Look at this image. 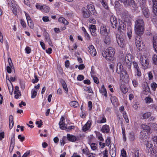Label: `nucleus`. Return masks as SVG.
I'll return each instance as SVG.
<instances>
[{
    "mask_svg": "<svg viewBox=\"0 0 157 157\" xmlns=\"http://www.w3.org/2000/svg\"><path fill=\"white\" fill-rule=\"evenodd\" d=\"M82 11L83 16L84 17L88 18L90 16V12L85 7H83L82 8Z\"/></svg>",
    "mask_w": 157,
    "mask_h": 157,
    "instance_id": "13",
    "label": "nucleus"
},
{
    "mask_svg": "<svg viewBox=\"0 0 157 157\" xmlns=\"http://www.w3.org/2000/svg\"><path fill=\"white\" fill-rule=\"evenodd\" d=\"M145 100L146 104H150L153 102V100L150 96L147 97L145 98Z\"/></svg>",
    "mask_w": 157,
    "mask_h": 157,
    "instance_id": "35",
    "label": "nucleus"
},
{
    "mask_svg": "<svg viewBox=\"0 0 157 157\" xmlns=\"http://www.w3.org/2000/svg\"><path fill=\"white\" fill-rule=\"evenodd\" d=\"M132 64L133 66L134 70L139 69V67L138 66L137 63L136 62H133L132 63Z\"/></svg>",
    "mask_w": 157,
    "mask_h": 157,
    "instance_id": "46",
    "label": "nucleus"
},
{
    "mask_svg": "<svg viewBox=\"0 0 157 157\" xmlns=\"http://www.w3.org/2000/svg\"><path fill=\"white\" fill-rule=\"evenodd\" d=\"M93 79V80H94V82L97 84H98V83H99V80H98V78L96 77V76H94V77H93L92 78Z\"/></svg>",
    "mask_w": 157,
    "mask_h": 157,
    "instance_id": "59",
    "label": "nucleus"
},
{
    "mask_svg": "<svg viewBox=\"0 0 157 157\" xmlns=\"http://www.w3.org/2000/svg\"><path fill=\"white\" fill-rule=\"evenodd\" d=\"M60 128L63 130H65L66 129L67 125L65 123V122H63L61 123H59Z\"/></svg>",
    "mask_w": 157,
    "mask_h": 157,
    "instance_id": "33",
    "label": "nucleus"
},
{
    "mask_svg": "<svg viewBox=\"0 0 157 157\" xmlns=\"http://www.w3.org/2000/svg\"><path fill=\"white\" fill-rule=\"evenodd\" d=\"M105 37L104 39L105 43L106 44H109L110 42V38L108 34L105 35Z\"/></svg>",
    "mask_w": 157,
    "mask_h": 157,
    "instance_id": "29",
    "label": "nucleus"
},
{
    "mask_svg": "<svg viewBox=\"0 0 157 157\" xmlns=\"http://www.w3.org/2000/svg\"><path fill=\"white\" fill-rule=\"evenodd\" d=\"M119 110L120 112L122 113L123 117L126 123H128L129 122L128 116L126 112L124 111V109L123 106H121L119 108Z\"/></svg>",
    "mask_w": 157,
    "mask_h": 157,
    "instance_id": "10",
    "label": "nucleus"
},
{
    "mask_svg": "<svg viewBox=\"0 0 157 157\" xmlns=\"http://www.w3.org/2000/svg\"><path fill=\"white\" fill-rule=\"evenodd\" d=\"M150 92V89L147 83L143 88V93L147 95L148 93Z\"/></svg>",
    "mask_w": 157,
    "mask_h": 157,
    "instance_id": "21",
    "label": "nucleus"
},
{
    "mask_svg": "<svg viewBox=\"0 0 157 157\" xmlns=\"http://www.w3.org/2000/svg\"><path fill=\"white\" fill-rule=\"evenodd\" d=\"M132 56L130 54H127L125 58V62L124 64L127 66L129 69L131 68V61L132 60Z\"/></svg>",
    "mask_w": 157,
    "mask_h": 157,
    "instance_id": "6",
    "label": "nucleus"
},
{
    "mask_svg": "<svg viewBox=\"0 0 157 157\" xmlns=\"http://www.w3.org/2000/svg\"><path fill=\"white\" fill-rule=\"evenodd\" d=\"M36 124L38 125L37 127L38 128H40L42 124V122L41 121H37L36 122Z\"/></svg>",
    "mask_w": 157,
    "mask_h": 157,
    "instance_id": "61",
    "label": "nucleus"
},
{
    "mask_svg": "<svg viewBox=\"0 0 157 157\" xmlns=\"http://www.w3.org/2000/svg\"><path fill=\"white\" fill-rule=\"evenodd\" d=\"M101 131L103 133H109L110 131L109 126L107 124L103 125L102 127Z\"/></svg>",
    "mask_w": 157,
    "mask_h": 157,
    "instance_id": "17",
    "label": "nucleus"
},
{
    "mask_svg": "<svg viewBox=\"0 0 157 157\" xmlns=\"http://www.w3.org/2000/svg\"><path fill=\"white\" fill-rule=\"evenodd\" d=\"M129 138L131 141H133L135 139V135L133 133L130 132L129 135Z\"/></svg>",
    "mask_w": 157,
    "mask_h": 157,
    "instance_id": "42",
    "label": "nucleus"
},
{
    "mask_svg": "<svg viewBox=\"0 0 157 157\" xmlns=\"http://www.w3.org/2000/svg\"><path fill=\"white\" fill-rule=\"evenodd\" d=\"M111 100L112 104L115 106L118 104V99L116 97L112 96L111 97Z\"/></svg>",
    "mask_w": 157,
    "mask_h": 157,
    "instance_id": "25",
    "label": "nucleus"
},
{
    "mask_svg": "<svg viewBox=\"0 0 157 157\" xmlns=\"http://www.w3.org/2000/svg\"><path fill=\"white\" fill-rule=\"evenodd\" d=\"M37 90H36L33 89H32L31 92V98H34L36 97L37 94Z\"/></svg>",
    "mask_w": 157,
    "mask_h": 157,
    "instance_id": "36",
    "label": "nucleus"
},
{
    "mask_svg": "<svg viewBox=\"0 0 157 157\" xmlns=\"http://www.w3.org/2000/svg\"><path fill=\"white\" fill-rule=\"evenodd\" d=\"M70 105L74 107H77L78 105V103L75 101H73L70 103Z\"/></svg>",
    "mask_w": 157,
    "mask_h": 157,
    "instance_id": "38",
    "label": "nucleus"
},
{
    "mask_svg": "<svg viewBox=\"0 0 157 157\" xmlns=\"http://www.w3.org/2000/svg\"><path fill=\"white\" fill-rule=\"evenodd\" d=\"M144 22L142 19H137L135 21V31L138 36L136 37L135 42L137 48L139 50L141 49V44H143L142 40L140 35L143 33L144 30Z\"/></svg>",
    "mask_w": 157,
    "mask_h": 157,
    "instance_id": "1",
    "label": "nucleus"
},
{
    "mask_svg": "<svg viewBox=\"0 0 157 157\" xmlns=\"http://www.w3.org/2000/svg\"><path fill=\"white\" fill-rule=\"evenodd\" d=\"M44 36L45 37V41L47 42L51 46H52L53 45L50 40L49 34L47 32L44 33Z\"/></svg>",
    "mask_w": 157,
    "mask_h": 157,
    "instance_id": "16",
    "label": "nucleus"
},
{
    "mask_svg": "<svg viewBox=\"0 0 157 157\" xmlns=\"http://www.w3.org/2000/svg\"><path fill=\"white\" fill-rule=\"evenodd\" d=\"M133 152L135 157H139V150L136 149H133Z\"/></svg>",
    "mask_w": 157,
    "mask_h": 157,
    "instance_id": "49",
    "label": "nucleus"
},
{
    "mask_svg": "<svg viewBox=\"0 0 157 157\" xmlns=\"http://www.w3.org/2000/svg\"><path fill=\"white\" fill-rule=\"evenodd\" d=\"M116 39L118 45L121 48H124L126 45L125 38L124 34L121 33L120 34L116 35Z\"/></svg>",
    "mask_w": 157,
    "mask_h": 157,
    "instance_id": "3",
    "label": "nucleus"
},
{
    "mask_svg": "<svg viewBox=\"0 0 157 157\" xmlns=\"http://www.w3.org/2000/svg\"><path fill=\"white\" fill-rule=\"evenodd\" d=\"M151 113L150 112H147L144 113L142 115V119H148L151 116Z\"/></svg>",
    "mask_w": 157,
    "mask_h": 157,
    "instance_id": "27",
    "label": "nucleus"
},
{
    "mask_svg": "<svg viewBox=\"0 0 157 157\" xmlns=\"http://www.w3.org/2000/svg\"><path fill=\"white\" fill-rule=\"evenodd\" d=\"M151 86L152 89L153 90H155L157 87V84L155 82H153L151 84Z\"/></svg>",
    "mask_w": 157,
    "mask_h": 157,
    "instance_id": "44",
    "label": "nucleus"
},
{
    "mask_svg": "<svg viewBox=\"0 0 157 157\" xmlns=\"http://www.w3.org/2000/svg\"><path fill=\"white\" fill-rule=\"evenodd\" d=\"M108 31L107 30L106 27L101 26L100 28V33L103 35H106L108 34Z\"/></svg>",
    "mask_w": 157,
    "mask_h": 157,
    "instance_id": "15",
    "label": "nucleus"
},
{
    "mask_svg": "<svg viewBox=\"0 0 157 157\" xmlns=\"http://www.w3.org/2000/svg\"><path fill=\"white\" fill-rule=\"evenodd\" d=\"M9 128L11 129L13 126L14 122L13 121V117L12 115H10L9 117Z\"/></svg>",
    "mask_w": 157,
    "mask_h": 157,
    "instance_id": "28",
    "label": "nucleus"
},
{
    "mask_svg": "<svg viewBox=\"0 0 157 157\" xmlns=\"http://www.w3.org/2000/svg\"><path fill=\"white\" fill-rule=\"evenodd\" d=\"M77 80L78 81H82L84 79V76L82 75H79L77 78Z\"/></svg>",
    "mask_w": 157,
    "mask_h": 157,
    "instance_id": "58",
    "label": "nucleus"
},
{
    "mask_svg": "<svg viewBox=\"0 0 157 157\" xmlns=\"http://www.w3.org/2000/svg\"><path fill=\"white\" fill-rule=\"evenodd\" d=\"M119 25L118 26V29L120 31H121L122 30H124L125 28V25L123 22L121 21V23H119Z\"/></svg>",
    "mask_w": 157,
    "mask_h": 157,
    "instance_id": "30",
    "label": "nucleus"
},
{
    "mask_svg": "<svg viewBox=\"0 0 157 157\" xmlns=\"http://www.w3.org/2000/svg\"><path fill=\"white\" fill-rule=\"evenodd\" d=\"M153 146V144H150L149 143H147V149H146V152L147 153H149L151 151L152 147Z\"/></svg>",
    "mask_w": 157,
    "mask_h": 157,
    "instance_id": "34",
    "label": "nucleus"
},
{
    "mask_svg": "<svg viewBox=\"0 0 157 157\" xmlns=\"http://www.w3.org/2000/svg\"><path fill=\"white\" fill-rule=\"evenodd\" d=\"M135 73L136 74V75L138 76H140L141 75V73L140 71V69L136 70H135Z\"/></svg>",
    "mask_w": 157,
    "mask_h": 157,
    "instance_id": "52",
    "label": "nucleus"
},
{
    "mask_svg": "<svg viewBox=\"0 0 157 157\" xmlns=\"http://www.w3.org/2000/svg\"><path fill=\"white\" fill-rule=\"evenodd\" d=\"M43 5H41L40 4H37L36 5V7L37 9L41 10L42 11Z\"/></svg>",
    "mask_w": 157,
    "mask_h": 157,
    "instance_id": "63",
    "label": "nucleus"
},
{
    "mask_svg": "<svg viewBox=\"0 0 157 157\" xmlns=\"http://www.w3.org/2000/svg\"><path fill=\"white\" fill-rule=\"evenodd\" d=\"M58 21L59 22H62L65 25H67L68 23V21L63 17H60Z\"/></svg>",
    "mask_w": 157,
    "mask_h": 157,
    "instance_id": "31",
    "label": "nucleus"
},
{
    "mask_svg": "<svg viewBox=\"0 0 157 157\" xmlns=\"http://www.w3.org/2000/svg\"><path fill=\"white\" fill-rule=\"evenodd\" d=\"M90 146L91 149L93 150H95L97 148V144L95 143H92L90 144Z\"/></svg>",
    "mask_w": 157,
    "mask_h": 157,
    "instance_id": "47",
    "label": "nucleus"
},
{
    "mask_svg": "<svg viewBox=\"0 0 157 157\" xmlns=\"http://www.w3.org/2000/svg\"><path fill=\"white\" fill-rule=\"evenodd\" d=\"M110 154L112 157H115L116 155V149L115 147L113 148L110 150Z\"/></svg>",
    "mask_w": 157,
    "mask_h": 157,
    "instance_id": "32",
    "label": "nucleus"
},
{
    "mask_svg": "<svg viewBox=\"0 0 157 157\" xmlns=\"http://www.w3.org/2000/svg\"><path fill=\"white\" fill-rule=\"evenodd\" d=\"M100 93H101L102 95H104L105 97H107V94L106 89L104 87V85H102L101 86V88L99 90Z\"/></svg>",
    "mask_w": 157,
    "mask_h": 157,
    "instance_id": "19",
    "label": "nucleus"
},
{
    "mask_svg": "<svg viewBox=\"0 0 157 157\" xmlns=\"http://www.w3.org/2000/svg\"><path fill=\"white\" fill-rule=\"evenodd\" d=\"M87 9L90 12V13L93 15H95L97 13V12L95 10L94 6L91 4H88L86 6Z\"/></svg>",
    "mask_w": 157,
    "mask_h": 157,
    "instance_id": "11",
    "label": "nucleus"
},
{
    "mask_svg": "<svg viewBox=\"0 0 157 157\" xmlns=\"http://www.w3.org/2000/svg\"><path fill=\"white\" fill-rule=\"evenodd\" d=\"M91 123L90 121H88L82 128V130L85 132L88 130L90 127Z\"/></svg>",
    "mask_w": 157,
    "mask_h": 157,
    "instance_id": "18",
    "label": "nucleus"
},
{
    "mask_svg": "<svg viewBox=\"0 0 157 157\" xmlns=\"http://www.w3.org/2000/svg\"><path fill=\"white\" fill-rule=\"evenodd\" d=\"M118 74L120 75L121 79H124L125 77L127 75V72L125 70L121 71L120 73Z\"/></svg>",
    "mask_w": 157,
    "mask_h": 157,
    "instance_id": "26",
    "label": "nucleus"
},
{
    "mask_svg": "<svg viewBox=\"0 0 157 157\" xmlns=\"http://www.w3.org/2000/svg\"><path fill=\"white\" fill-rule=\"evenodd\" d=\"M14 94H15L14 97L16 99H18L19 97L21 96V92H17L16 93H14Z\"/></svg>",
    "mask_w": 157,
    "mask_h": 157,
    "instance_id": "56",
    "label": "nucleus"
},
{
    "mask_svg": "<svg viewBox=\"0 0 157 157\" xmlns=\"http://www.w3.org/2000/svg\"><path fill=\"white\" fill-rule=\"evenodd\" d=\"M141 9L143 14L146 18H148L150 16V12L146 5L144 3L141 6Z\"/></svg>",
    "mask_w": 157,
    "mask_h": 157,
    "instance_id": "5",
    "label": "nucleus"
},
{
    "mask_svg": "<svg viewBox=\"0 0 157 157\" xmlns=\"http://www.w3.org/2000/svg\"><path fill=\"white\" fill-rule=\"evenodd\" d=\"M149 126H150V128H151V130L152 131L153 130L155 129L156 128L157 124L155 123H150L149 124Z\"/></svg>",
    "mask_w": 157,
    "mask_h": 157,
    "instance_id": "40",
    "label": "nucleus"
},
{
    "mask_svg": "<svg viewBox=\"0 0 157 157\" xmlns=\"http://www.w3.org/2000/svg\"><path fill=\"white\" fill-rule=\"evenodd\" d=\"M50 8L49 7L45 5H43V9L42 10V11L45 13L48 12L49 11Z\"/></svg>",
    "mask_w": 157,
    "mask_h": 157,
    "instance_id": "37",
    "label": "nucleus"
},
{
    "mask_svg": "<svg viewBox=\"0 0 157 157\" xmlns=\"http://www.w3.org/2000/svg\"><path fill=\"white\" fill-rule=\"evenodd\" d=\"M75 127L74 126L71 125L68 126V127H66V129H65L67 132H69L71 129H74Z\"/></svg>",
    "mask_w": 157,
    "mask_h": 157,
    "instance_id": "53",
    "label": "nucleus"
},
{
    "mask_svg": "<svg viewBox=\"0 0 157 157\" xmlns=\"http://www.w3.org/2000/svg\"><path fill=\"white\" fill-rule=\"evenodd\" d=\"M124 70L123 68V66L122 64L120 63H118L117 64L116 71L117 73H120L121 71Z\"/></svg>",
    "mask_w": 157,
    "mask_h": 157,
    "instance_id": "22",
    "label": "nucleus"
},
{
    "mask_svg": "<svg viewBox=\"0 0 157 157\" xmlns=\"http://www.w3.org/2000/svg\"><path fill=\"white\" fill-rule=\"evenodd\" d=\"M140 63L143 69H146L148 68L149 61L148 59L144 56H141L140 58Z\"/></svg>",
    "mask_w": 157,
    "mask_h": 157,
    "instance_id": "4",
    "label": "nucleus"
},
{
    "mask_svg": "<svg viewBox=\"0 0 157 157\" xmlns=\"http://www.w3.org/2000/svg\"><path fill=\"white\" fill-rule=\"evenodd\" d=\"M121 91L124 94H125L128 91L127 88L122 86H121Z\"/></svg>",
    "mask_w": 157,
    "mask_h": 157,
    "instance_id": "50",
    "label": "nucleus"
},
{
    "mask_svg": "<svg viewBox=\"0 0 157 157\" xmlns=\"http://www.w3.org/2000/svg\"><path fill=\"white\" fill-rule=\"evenodd\" d=\"M127 5H128L129 6L133 8L136 7V4L133 0H127Z\"/></svg>",
    "mask_w": 157,
    "mask_h": 157,
    "instance_id": "23",
    "label": "nucleus"
},
{
    "mask_svg": "<svg viewBox=\"0 0 157 157\" xmlns=\"http://www.w3.org/2000/svg\"><path fill=\"white\" fill-rule=\"evenodd\" d=\"M100 1L102 4L103 6L105 9H108V8L107 4L105 0H99Z\"/></svg>",
    "mask_w": 157,
    "mask_h": 157,
    "instance_id": "41",
    "label": "nucleus"
},
{
    "mask_svg": "<svg viewBox=\"0 0 157 157\" xmlns=\"http://www.w3.org/2000/svg\"><path fill=\"white\" fill-rule=\"evenodd\" d=\"M153 47L157 53V38L156 36H154L153 37Z\"/></svg>",
    "mask_w": 157,
    "mask_h": 157,
    "instance_id": "24",
    "label": "nucleus"
},
{
    "mask_svg": "<svg viewBox=\"0 0 157 157\" xmlns=\"http://www.w3.org/2000/svg\"><path fill=\"white\" fill-rule=\"evenodd\" d=\"M152 59L153 63L155 65H157V55H154L152 57Z\"/></svg>",
    "mask_w": 157,
    "mask_h": 157,
    "instance_id": "45",
    "label": "nucleus"
},
{
    "mask_svg": "<svg viewBox=\"0 0 157 157\" xmlns=\"http://www.w3.org/2000/svg\"><path fill=\"white\" fill-rule=\"evenodd\" d=\"M7 3L9 7H10V9L13 13L15 15L17 14V10L14 4L13 3L11 0H8Z\"/></svg>",
    "mask_w": 157,
    "mask_h": 157,
    "instance_id": "9",
    "label": "nucleus"
},
{
    "mask_svg": "<svg viewBox=\"0 0 157 157\" xmlns=\"http://www.w3.org/2000/svg\"><path fill=\"white\" fill-rule=\"evenodd\" d=\"M109 16L110 17V21L111 24L113 25V28H115L116 27V24L117 22L116 18L113 14L110 13H109Z\"/></svg>",
    "mask_w": 157,
    "mask_h": 157,
    "instance_id": "8",
    "label": "nucleus"
},
{
    "mask_svg": "<svg viewBox=\"0 0 157 157\" xmlns=\"http://www.w3.org/2000/svg\"><path fill=\"white\" fill-rule=\"evenodd\" d=\"M100 120H99L97 121V123L99 124L103 123L106 122V120L105 117H102L100 118Z\"/></svg>",
    "mask_w": 157,
    "mask_h": 157,
    "instance_id": "39",
    "label": "nucleus"
},
{
    "mask_svg": "<svg viewBox=\"0 0 157 157\" xmlns=\"http://www.w3.org/2000/svg\"><path fill=\"white\" fill-rule=\"evenodd\" d=\"M88 51L92 56H95L97 54L96 51L93 45H90L88 47Z\"/></svg>",
    "mask_w": 157,
    "mask_h": 157,
    "instance_id": "12",
    "label": "nucleus"
},
{
    "mask_svg": "<svg viewBox=\"0 0 157 157\" xmlns=\"http://www.w3.org/2000/svg\"><path fill=\"white\" fill-rule=\"evenodd\" d=\"M82 152L83 154L87 155L89 153L90 151L87 148L83 149H82Z\"/></svg>",
    "mask_w": 157,
    "mask_h": 157,
    "instance_id": "55",
    "label": "nucleus"
},
{
    "mask_svg": "<svg viewBox=\"0 0 157 157\" xmlns=\"http://www.w3.org/2000/svg\"><path fill=\"white\" fill-rule=\"evenodd\" d=\"M152 140L154 144H157V136H154L152 138Z\"/></svg>",
    "mask_w": 157,
    "mask_h": 157,
    "instance_id": "64",
    "label": "nucleus"
},
{
    "mask_svg": "<svg viewBox=\"0 0 157 157\" xmlns=\"http://www.w3.org/2000/svg\"><path fill=\"white\" fill-rule=\"evenodd\" d=\"M141 128L142 129L146 130L147 132H149L150 133H151L152 132L151 128H150V126H148L144 124H142L141 125Z\"/></svg>",
    "mask_w": 157,
    "mask_h": 157,
    "instance_id": "20",
    "label": "nucleus"
},
{
    "mask_svg": "<svg viewBox=\"0 0 157 157\" xmlns=\"http://www.w3.org/2000/svg\"><path fill=\"white\" fill-rule=\"evenodd\" d=\"M132 30L130 29H128L127 31V35L129 39H131L132 37Z\"/></svg>",
    "mask_w": 157,
    "mask_h": 157,
    "instance_id": "51",
    "label": "nucleus"
},
{
    "mask_svg": "<svg viewBox=\"0 0 157 157\" xmlns=\"http://www.w3.org/2000/svg\"><path fill=\"white\" fill-rule=\"evenodd\" d=\"M67 137L68 140L71 142H74L77 140V137L76 136L70 134H67Z\"/></svg>",
    "mask_w": 157,
    "mask_h": 157,
    "instance_id": "14",
    "label": "nucleus"
},
{
    "mask_svg": "<svg viewBox=\"0 0 157 157\" xmlns=\"http://www.w3.org/2000/svg\"><path fill=\"white\" fill-rule=\"evenodd\" d=\"M61 83H62V86L63 87V89L67 92L68 91V89L67 87V85L65 83V82L63 81H62L61 82Z\"/></svg>",
    "mask_w": 157,
    "mask_h": 157,
    "instance_id": "43",
    "label": "nucleus"
},
{
    "mask_svg": "<svg viewBox=\"0 0 157 157\" xmlns=\"http://www.w3.org/2000/svg\"><path fill=\"white\" fill-rule=\"evenodd\" d=\"M29 27L31 28H33V27L34 24L33 23L32 20H30L27 21Z\"/></svg>",
    "mask_w": 157,
    "mask_h": 157,
    "instance_id": "48",
    "label": "nucleus"
},
{
    "mask_svg": "<svg viewBox=\"0 0 157 157\" xmlns=\"http://www.w3.org/2000/svg\"><path fill=\"white\" fill-rule=\"evenodd\" d=\"M115 53V49L112 47L107 49H104L101 52V55L103 58L107 60L112 61L113 59V56Z\"/></svg>",
    "mask_w": 157,
    "mask_h": 157,
    "instance_id": "2",
    "label": "nucleus"
},
{
    "mask_svg": "<svg viewBox=\"0 0 157 157\" xmlns=\"http://www.w3.org/2000/svg\"><path fill=\"white\" fill-rule=\"evenodd\" d=\"M34 77L35 78L34 79H33L32 80V82L33 83H35L39 81V79L38 78L37 76L36 75H34Z\"/></svg>",
    "mask_w": 157,
    "mask_h": 157,
    "instance_id": "60",
    "label": "nucleus"
},
{
    "mask_svg": "<svg viewBox=\"0 0 157 157\" xmlns=\"http://www.w3.org/2000/svg\"><path fill=\"white\" fill-rule=\"evenodd\" d=\"M89 21L93 24H95L96 22V20L93 17H90L89 19Z\"/></svg>",
    "mask_w": 157,
    "mask_h": 157,
    "instance_id": "54",
    "label": "nucleus"
},
{
    "mask_svg": "<svg viewBox=\"0 0 157 157\" xmlns=\"http://www.w3.org/2000/svg\"><path fill=\"white\" fill-rule=\"evenodd\" d=\"M91 33V34L94 36H95L97 35V33L96 32V30H90Z\"/></svg>",
    "mask_w": 157,
    "mask_h": 157,
    "instance_id": "62",
    "label": "nucleus"
},
{
    "mask_svg": "<svg viewBox=\"0 0 157 157\" xmlns=\"http://www.w3.org/2000/svg\"><path fill=\"white\" fill-rule=\"evenodd\" d=\"M149 4L152 6L154 13L157 16V0H151L149 1Z\"/></svg>",
    "mask_w": 157,
    "mask_h": 157,
    "instance_id": "7",
    "label": "nucleus"
},
{
    "mask_svg": "<svg viewBox=\"0 0 157 157\" xmlns=\"http://www.w3.org/2000/svg\"><path fill=\"white\" fill-rule=\"evenodd\" d=\"M15 137L13 135L11 137V142H10V144L11 145H15Z\"/></svg>",
    "mask_w": 157,
    "mask_h": 157,
    "instance_id": "57",
    "label": "nucleus"
}]
</instances>
